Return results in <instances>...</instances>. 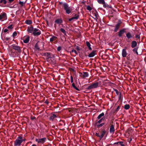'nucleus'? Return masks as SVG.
<instances>
[{"instance_id": "f257e3e1", "label": "nucleus", "mask_w": 146, "mask_h": 146, "mask_svg": "<svg viewBox=\"0 0 146 146\" xmlns=\"http://www.w3.org/2000/svg\"><path fill=\"white\" fill-rule=\"evenodd\" d=\"M62 7L65 11L66 13L68 14L71 13L74 9L73 7L69 6L68 4L66 3H63Z\"/></svg>"}, {"instance_id": "f03ea898", "label": "nucleus", "mask_w": 146, "mask_h": 146, "mask_svg": "<svg viewBox=\"0 0 146 146\" xmlns=\"http://www.w3.org/2000/svg\"><path fill=\"white\" fill-rule=\"evenodd\" d=\"M25 140V139H23L22 136L18 137L15 141L14 146H20L21 144Z\"/></svg>"}, {"instance_id": "7ed1b4c3", "label": "nucleus", "mask_w": 146, "mask_h": 146, "mask_svg": "<svg viewBox=\"0 0 146 146\" xmlns=\"http://www.w3.org/2000/svg\"><path fill=\"white\" fill-rule=\"evenodd\" d=\"M106 131L105 129H102L100 133H96L95 135L96 136L98 137H100V139H101L105 135L107 136V134H106Z\"/></svg>"}, {"instance_id": "20e7f679", "label": "nucleus", "mask_w": 146, "mask_h": 146, "mask_svg": "<svg viewBox=\"0 0 146 146\" xmlns=\"http://www.w3.org/2000/svg\"><path fill=\"white\" fill-rule=\"evenodd\" d=\"M98 82L93 83L92 84H90V85L88 86L87 89L90 90L93 88H96L98 86Z\"/></svg>"}, {"instance_id": "39448f33", "label": "nucleus", "mask_w": 146, "mask_h": 146, "mask_svg": "<svg viewBox=\"0 0 146 146\" xmlns=\"http://www.w3.org/2000/svg\"><path fill=\"white\" fill-rule=\"evenodd\" d=\"M12 48L13 49L15 50L16 52L17 53H21V48L19 46L15 45H13Z\"/></svg>"}, {"instance_id": "423d86ee", "label": "nucleus", "mask_w": 146, "mask_h": 146, "mask_svg": "<svg viewBox=\"0 0 146 146\" xmlns=\"http://www.w3.org/2000/svg\"><path fill=\"white\" fill-rule=\"evenodd\" d=\"M33 34L34 36H38L41 34L40 31L37 28L34 29Z\"/></svg>"}, {"instance_id": "0eeeda50", "label": "nucleus", "mask_w": 146, "mask_h": 146, "mask_svg": "<svg viewBox=\"0 0 146 146\" xmlns=\"http://www.w3.org/2000/svg\"><path fill=\"white\" fill-rule=\"evenodd\" d=\"M46 140V137H43L41 139H35V141L37 142L38 143H44Z\"/></svg>"}, {"instance_id": "6e6552de", "label": "nucleus", "mask_w": 146, "mask_h": 146, "mask_svg": "<svg viewBox=\"0 0 146 146\" xmlns=\"http://www.w3.org/2000/svg\"><path fill=\"white\" fill-rule=\"evenodd\" d=\"M16 51H14L13 49H11L9 52L10 55L12 57H15L17 56Z\"/></svg>"}, {"instance_id": "1a4fd4ad", "label": "nucleus", "mask_w": 146, "mask_h": 146, "mask_svg": "<svg viewBox=\"0 0 146 146\" xmlns=\"http://www.w3.org/2000/svg\"><path fill=\"white\" fill-rule=\"evenodd\" d=\"M7 18V15L6 13H1L0 15V20L3 19V20L6 19Z\"/></svg>"}, {"instance_id": "9d476101", "label": "nucleus", "mask_w": 146, "mask_h": 146, "mask_svg": "<svg viewBox=\"0 0 146 146\" xmlns=\"http://www.w3.org/2000/svg\"><path fill=\"white\" fill-rule=\"evenodd\" d=\"M127 38L128 39L132 38L134 36V35L133 33H131L130 32H128L126 34Z\"/></svg>"}, {"instance_id": "9b49d317", "label": "nucleus", "mask_w": 146, "mask_h": 146, "mask_svg": "<svg viewBox=\"0 0 146 146\" xmlns=\"http://www.w3.org/2000/svg\"><path fill=\"white\" fill-rule=\"evenodd\" d=\"M127 53V51L125 49H123L122 50V55L123 57H126Z\"/></svg>"}, {"instance_id": "f8f14e48", "label": "nucleus", "mask_w": 146, "mask_h": 146, "mask_svg": "<svg viewBox=\"0 0 146 146\" xmlns=\"http://www.w3.org/2000/svg\"><path fill=\"white\" fill-rule=\"evenodd\" d=\"M125 29H123L120 30L118 32V36L119 37H121L123 34L125 32Z\"/></svg>"}, {"instance_id": "ddd939ff", "label": "nucleus", "mask_w": 146, "mask_h": 146, "mask_svg": "<svg viewBox=\"0 0 146 146\" xmlns=\"http://www.w3.org/2000/svg\"><path fill=\"white\" fill-rule=\"evenodd\" d=\"M92 13H93V15L95 17H94V18L96 21H97L99 17L98 13L96 11H93L92 12Z\"/></svg>"}, {"instance_id": "4468645a", "label": "nucleus", "mask_w": 146, "mask_h": 146, "mask_svg": "<svg viewBox=\"0 0 146 146\" xmlns=\"http://www.w3.org/2000/svg\"><path fill=\"white\" fill-rule=\"evenodd\" d=\"M115 129L114 128V126L113 125H111L110 126V133L113 134L115 132Z\"/></svg>"}, {"instance_id": "2eb2a0df", "label": "nucleus", "mask_w": 146, "mask_h": 146, "mask_svg": "<svg viewBox=\"0 0 146 146\" xmlns=\"http://www.w3.org/2000/svg\"><path fill=\"white\" fill-rule=\"evenodd\" d=\"M34 29L33 27L31 26L29 27H28L27 29V31L29 33H33Z\"/></svg>"}, {"instance_id": "dca6fc26", "label": "nucleus", "mask_w": 146, "mask_h": 146, "mask_svg": "<svg viewBox=\"0 0 146 146\" xmlns=\"http://www.w3.org/2000/svg\"><path fill=\"white\" fill-rule=\"evenodd\" d=\"M121 23H118L115 26V28L114 31L115 32H116L117 31L120 27Z\"/></svg>"}, {"instance_id": "f3484780", "label": "nucleus", "mask_w": 146, "mask_h": 146, "mask_svg": "<svg viewBox=\"0 0 146 146\" xmlns=\"http://www.w3.org/2000/svg\"><path fill=\"white\" fill-rule=\"evenodd\" d=\"M96 51L95 50L92 51L88 54V56L89 57H94L96 54Z\"/></svg>"}, {"instance_id": "a211bd4d", "label": "nucleus", "mask_w": 146, "mask_h": 146, "mask_svg": "<svg viewBox=\"0 0 146 146\" xmlns=\"http://www.w3.org/2000/svg\"><path fill=\"white\" fill-rule=\"evenodd\" d=\"M30 40V37L27 36L23 39V41L24 43H27L29 42Z\"/></svg>"}, {"instance_id": "6ab92c4d", "label": "nucleus", "mask_w": 146, "mask_h": 146, "mask_svg": "<svg viewBox=\"0 0 146 146\" xmlns=\"http://www.w3.org/2000/svg\"><path fill=\"white\" fill-rule=\"evenodd\" d=\"M57 117V116L55 114H53L51 115L49 118V120H53L55 118Z\"/></svg>"}, {"instance_id": "aec40b11", "label": "nucleus", "mask_w": 146, "mask_h": 146, "mask_svg": "<svg viewBox=\"0 0 146 146\" xmlns=\"http://www.w3.org/2000/svg\"><path fill=\"white\" fill-rule=\"evenodd\" d=\"M137 42L135 40L132 41L131 43V47L133 48L136 47L137 45Z\"/></svg>"}, {"instance_id": "412c9836", "label": "nucleus", "mask_w": 146, "mask_h": 146, "mask_svg": "<svg viewBox=\"0 0 146 146\" xmlns=\"http://www.w3.org/2000/svg\"><path fill=\"white\" fill-rule=\"evenodd\" d=\"M57 38V37L56 36H52V37L51 38H50V41L51 42L53 41L56 40Z\"/></svg>"}, {"instance_id": "4be33fe9", "label": "nucleus", "mask_w": 146, "mask_h": 146, "mask_svg": "<svg viewBox=\"0 0 146 146\" xmlns=\"http://www.w3.org/2000/svg\"><path fill=\"white\" fill-rule=\"evenodd\" d=\"M88 76L89 74L87 72H84L82 74V76L84 78L87 77Z\"/></svg>"}, {"instance_id": "5701e85b", "label": "nucleus", "mask_w": 146, "mask_h": 146, "mask_svg": "<svg viewBox=\"0 0 146 146\" xmlns=\"http://www.w3.org/2000/svg\"><path fill=\"white\" fill-rule=\"evenodd\" d=\"M86 44L87 46L88 47V48L89 50H92V48L91 47V44L89 43V42L88 41H87L86 42Z\"/></svg>"}, {"instance_id": "b1692460", "label": "nucleus", "mask_w": 146, "mask_h": 146, "mask_svg": "<svg viewBox=\"0 0 146 146\" xmlns=\"http://www.w3.org/2000/svg\"><path fill=\"white\" fill-rule=\"evenodd\" d=\"M78 19V17L77 16L76 17H73L70 19H69L68 20L69 21H75Z\"/></svg>"}, {"instance_id": "393cba45", "label": "nucleus", "mask_w": 146, "mask_h": 146, "mask_svg": "<svg viewBox=\"0 0 146 146\" xmlns=\"http://www.w3.org/2000/svg\"><path fill=\"white\" fill-rule=\"evenodd\" d=\"M105 117H103L99 121H98V122L96 123L97 124V123H100L102 122L103 121H104L105 119Z\"/></svg>"}, {"instance_id": "a878e982", "label": "nucleus", "mask_w": 146, "mask_h": 146, "mask_svg": "<svg viewBox=\"0 0 146 146\" xmlns=\"http://www.w3.org/2000/svg\"><path fill=\"white\" fill-rule=\"evenodd\" d=\"M104 115V113H102L99 115L97 117V118L98 119H100L102 117H103Z\"/></svg>"}, {"instance_id": "bb28decb", "label": "nucleus", "mask_w": 146, "mask_h": 146, "mask_svg": "<svg viewBox=\"0 0 146 146\" xmlns=\"http://www.w3.org/2000/svg\"><path fill=\"white\" fill-rule=\"evenodd\" d=\"M97 1L100 4H104L105 3V1L104 0H98Z\"/></svg>"}, {"instance_id": "cd10ccee", "label": "nucleus", "mask_w": 146, "mask_h": 146, "mask_svg": "<svg viewBox=\"0 0 146 146\" xmlns=\"http://www.w3.org/2000/svg\"><path fill=\"white\" fill-rule=\"evenodd\" d=\"M55 22L58 24H60L62 22V21L61 19H57L55 21Z\"/></svg>"}, {"instance_id": "c85d7f7f", "label": "nucleus", "mask_w": 146, "mask_h": 146, "mask_svg": "<svg viewBox=\"0 0 146 146\" xmlns=\"http://www.w3.org/2000/svg\"><path fill=\"white\" fill-rule=\"evenodd\" d=\"M25 23L27 24L30 25L32 23V21L30 20H27L25 21Z\"/></svg>"}, {"instance_id": "c756f323", "label": "nucleus", "mask_w": 146, "mask_h": 146, "mask_svg": "<svg viewBox=\"0 0 146 146\" xmlns=\"http://www.w3.org/2000/svg\"><path fill=\"white\" fill-rule=\"evenodd\" d=\"M118 95V98L119 100H122L123 98V95L121 93H120Z\"/></svg>"}, {"instance_id": "7c9ffc66", "label": "nucleus", "mask_w": 146, "mask_h": 146, "mask_svg": "<svg viewBox=\"0 0 146 146\" xmlns=\"http://www.w3.org/2000/svg\"><path fill=\"white\" fill-rule=\"evenodd\" d=\"M72 86L76 90H79V89L77 88V87H76L75 85V84L74 83H72Z\"/></svg>"}, {"instance_id": "2f4dec72", "label": "nucleus", "mask_w": 146, "mask_h": 146, "mask_svg": "<svg viewBox=\"0 0 146 146\" xmlns=\"http://www.w3.org/2000/svg\"><path fill=\"white\" fill-rule=\"evenodd\" d=\"M130 108V106L129 104H126L124 106V108L126 110H128Z\"/></svg>"}, {"instance_id": "473e14b6", "label": "nucleus", "mask_w": 146, "mask_h": 146, "mask_svg": "<svg viewBox=\"0 0 146 146\" xmlns=\"http://www.w3.org/2000/svg\"><path fill=\"white\" fill-rule=\"evenodd\" d=\"M60 31L62 33H63L64 35H66V31L64 29L62 28H61L60 29Z\"/></svg>"}, {"instance_id": "72a5a7b5", "label": "nucleus", "mask_w": 146, "mask_h": 146, "mask_svg": "<svg viewBox=\"0 0 146 146\" xmlns=\"http://www.w3.org/2000/svg\"><path fill=\"white\" fill-rule=\"evenodd\" d=\"M133 51L135 53H136L137 54H138V52H137V48H135L133 50Z\"/></svg>"}, {"instance_id": "f704fd0d", "label": "nucleus", "mask_w": 146, "mask_h": 146, "mask_svg": "<svg viewBox=\"0 0 146 146\" xmlns=\"http://www.w3.org/2000/svg\"><path fill=\"white\" fill-rule=\"evenodd\" d=\"M87 9L89 11H91L92 9V8L89 5H88L86 7Z\"/></svg>"}, {"instance_id": "c9c22d12", "label": "nucleus", "mask_w": 146, "mask_h": 146, "mask_svg": "<svg viewBox=\"0 0 146 146\" xmlns=\"http://www.w3.org/2000/svg\"><path fill=\"white\" fill-rule=\"evenodd\" d=\"M35 47L37 49L39 50L40 49L39 47V46L38 44V43H36L35 46Z\"/></svg>"}, {"instance_id": "e433bc0d", "label": "nucleus", "mask_w": 146, "mask_h": 146, "mask_svg": "<svg viewBox=\"0 0 146 146\" xmlns=\"http://www.w3.org/2000/svg\"><path fill=\"white\" fill-rule=\"evenodd\" d=\"M117 144L119 143L121 146H125L123 144V142H118L117 143H115V144Z\"/></svg>"}, {"instance_id": "4c0bfd02", "label": "nucleus", "mask_w": 146, "mask_h": 146, "mask_svg": "<svg viewBox=\"0 0 146 146\" xmlns=\"http://www.w3.org/2000/svg\"><path fill=\"white\" fill-rule=\"evenodd\" d=\"M0 3H2L3 4H6L7 3L6 0H1L0 1Z\"/></svg>"}, {"instance_id": "58836bf2", "label": "nucleus", "mask_w": 146, "mask_h": 146, "mask_svg": "<svg viewBox=\"0 0 146 146\" xmlns=\"http://www.w3.org/2000/svg\"><path fill=\"white\" fill-rule=\"evenodd\" d=\"M17 35V33L15 31L14 32L12 35V36L14 37L16 36Z\"/></svg>"}, {"instance_id": "ea45409f", "label": "nucleus", "mask_w": 146, "mask_h": 146, "mask_svg": "<svg viewBox=\"0 0 146 146\" xmlns=\"http://www.w3.org/2000/svg\"><path fill=\"white\" fill-rule=\"evenodd\" d=\"M114 90L115 91V93L117 95L121 93L120 92H119L118 91V90L116 89H114Z\"/></svg>"}, {"instance_id": "a19ab883", "label": "nucleus", "mask_w": 146, "mask_h": 146, "mask_svg": "<svg viewBox=\"0 0 146 146\" xmlns=\"http://www.w3.org/2000/svg\"><path fill=\"white\" fill-rule=\"evenodd\" d=\"M104 123H102L101 124L97 125V126L98 127H101L102 126H103L104 125Z\"/></svg>"}, {"instance_id": "79ce46f5", "label": "nucleus", "mask_w": 146, "mask_h": 146, "mask_svg": "<svg viewBox=\"0 0 146 146\" xmlns=\"http://www.w3.org/2000/svg\"><path fill=\"white\" fill-rule=\"evenodd\" d=\"M71 52H74V53L76 54H77V51L76 50H75L74 49H72L71 51L70 52V53Z\"/></svg>"}, {"instance_id": "37998d69", "label": "nucleus", "mask_w": 146, "mask_h": 146, "mask_svg": "<svg viewBox=\"0 0 146 146\" xmlns=\"http://www.w3.org/2000/svg\"><path fill=\"white\" fill-rule=\"evenodd\" d=\"M13 25H11L7 27V28L9 29H12L13 28Z\"/></svg>"}, {"instance_id": "c03bdc74", "label": "nucleus", "mask_w": 146, "mask_h": 146, "mask_svg": "<svg viewBox=\"0 0 146 146\" xmlns=\"http://www.w3.org/2000/svg\"><path fill=\"white\" fill-rule=\"evenodd\" d=\"M135 38H137L140 39V36L139 35H135Z\"/></svg>"}, {"instance_id": "a18cd8bd", "label": "nucleus", "mask_w": 146, "mask_h": 146, "mask_svg": "<svg viewBox=\"0 0 146 146\" xmlns=\"http://www.w3.org/2000/svg\"><path fill=\"white\" fill-rule=\"evenodd\" d=\"M25 3V2H24V1H20L19 2V4L22 5H23Z\"/></svg>"}, {"instance_id": "49530a36", "label": "nucleus", "mask_w": 146, "mask_h": 146, "mask_svg": "<svg viewBox=\"0 0 146 146\" xmlns=\"http://www.w3.org/2000/svg\"><path fill=\"white\" fill-rule=\"evenodd\" d=\"M70 79H71V82L72 83H73V77L72 76H70Z\"/></svg>"}, {"instance_id": "de8ad7c7", "label": "nucleus", "mask_w": 146, "mask_h": 146, "mask_svg": "<svg viewBox=\"0 0 146 146\" xmlns=\"http://www.w3.org/2000/svg\"><path fill=\"white\" fill-rule=\"evenodd\" d=\"M61 48L60 46H58L57 48V50L58 51H59L61 49Z\"/></svg>"}, {"instance_id": "09e8293b", "label": "nucleus", "mask_w": 146, "mask_h": 146, "mask_svg": "<svg viewBox=\"0 0 146 146\" xmlns=\"http://www.w3.org/2000/svg\"><path fill=\"white\" fill-rule=\"evenodd\" d=\"M120 108V106H118L117 107V108H116V111H118L119 110Z\"/></svg>"}, {"instance_id": "8fccbe9b", "label": "nucleus", "mask_w": 146, "mask_h": 146, "mask_svg": "<svg viewBox=\"0 0 146 146\" xmlns=\"http://www.w3.org/2000/svg\"><path fill=\"white\" fill-rule=\"evenodd\" d=\"M77 16L78 17V19L79 18V16L78 14H76L74 17H76Z\"/></svg>"}, {"instance_id": "3c124183", "label": "nucleus", "mask_w": 146, "mask_h": 146, "mask_svg": "<svg viewBox=\"0 0 146 146\" xmlns=\"http://www.w3.org/2000/svg\"><path fill=\"white\" fill-rule=\"evenodd\" d=\"M8 31V30L7 29H5L4 30V33H6V32H7Z\"/></svg>"}, {"instance_id": "603ef678", "label": "nucleus", "mask_w": 146, "mask_h": 146, "mask_svg": "<svg viewBox=\"0 0 146 146\" xmlns=\"http://www.w3.org/2000/svg\"><path fill=\"white\" fill-rule=\"evenodd\" d=\"M103 6L104 8H106L107 6L106 4H105V3L104 4H103Z\"/></svg>"}, {"instance_id": "864d4df0", "label": "nucleus", "mask_w": 146, "mask_h": 146, "mask_svg": "<svg viewBox=\"0 0 146 146\" xmlns=\"http://www.w3.org/2000/svg\"><path fill=\"white\" fill-rule=\"evenodd\" d=\"M76 49L77 50H80L79 47L78 46H77Z\"/></svg>"}, {"instance_id": "5fc2aeb1", "label": "nucleus", "mask_w": 146, "mask_h": 146, "mask_svg": "<svg viewBox=\"0 0 146 146\" xmlns=\"http://www.w3.org/2000/svg\"><path fill=\"white\" fill-rule=\"evenodd\" d=\"M47 54H48V58H49L50 57V55L49 54H48V53H47Z\"/></svg>"}, {"instance_id": "6e6d98bb", "label": "nucleus", "mask_w": 146, "mask_h": 146, "mask_svg": "<svg viewBox=\"0 0 146 146\" xmlns=\"http://www.w3.org/2000/svg\"><path fill=\"white\" fill-rule=\"evenodd\" d=\"M40 44L41 45H43V43L42 42H40Z\"/></svg>"}, {"instance_id": "4d7b16f0", "label": "nucleus", "mask_w": 146, "mask_h": 146, "mask_svg": "<svg viewBox=\"0 0 146 146\" xmlns=\"http://www.w3.org/2000/svg\"><path fill=\"white\" fill-rule=\"evenodd\" d=\"M132 141V139H130L129 141V142H130V141Z\"/></svg>"}, {"instance_id": "13d9d810", "label": "nucleus", "mask_w": 146, "mask_h": 146, "mask_svg": "<svg viewBox=\"0 0 146 146\" xmlns=\"http://www.w3.org/2000/svg\"><path fill=\"white\" fill-rule=\"evenodd\" d=\"M32 146H36V145L35 144H33Z\"/></svg>"}]
</instances>
